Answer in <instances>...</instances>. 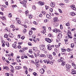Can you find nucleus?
Returning a JSON list of instances; mask_svg holds the SVG:
<instances>
[{
  "label": "nucleus",
  "mask_w": 76,
  "mask_h": 76,
  "mask_svg": "<svg viewBox=\"0 0 76 76\" xmlns=\"http://www.w3.org/2000/svg\"><path fill=\"white\" fill-rule=\"evenodd\" d=\"M72 71L71 74L72 75H75L76 74V71L75 69L72 70Z\"/></svg>",
  "instance_id": "7"
},
{
  "label": "nucleus",
  "mask_w": 76,
  "mask_h": 76,
  "mask_svg": "<svg viewBox=\"0 0 76 76\" xmlns=\"http://www.w3.org/2000/svg\"><path fill=\"white\" fill-rule=\"evenodd\" d=\"M58 18H55L54 19V20L55 22H57V19Z\"/></svg>",
  "instance_id": "25"
},
{
  "label": "nucleus",
  "mask_w": 76,
  "mask_h": 76,
  "mask_svg": "<svg viewBox=\"0 0 76 76\" xmlns=\"http://www.w3.org/2000/svg\"><path fill=\"white\" fill-rule=\"evenodd\" d=\"M6 45H7V47H9V42H6Z\"/></svg>",
  "instance_id": "23"
},
{
  "label": "nucleus",
  "mask_w": 76,
  "mask_h": 76,
  "mask_svg": "<svg viewBox=\"0 0 76 76\" xmlns=\"http://www.w3.org/2000/svg\"><path fill=\"white\" fill-rule=\"evenodd\" d=\"M46 16L47 18H48L49 19H51V16L49 14H47Z\"/></svg>",
  "instance_id": "14"
},
{
  "label": "nucleus",
  "mask_w": 76,
  "mask_h": 76,
  "mask_svg": "<svg viewBox=\"0 0 76 76\" xmlns=\"http://www.w3.org/2000/svg\"><path fill=\"white\" fill-rule=\"evenodd\" d=\"M39 72L41 73H42V74H43L44 73V72H45V70H44V68H42L40 69V70H39Z\"/></svg>",
  "instance_id": "6"
},
{
  "label": "nucleus",
  "mask_w": 76,
  "mask_h": 76,
  "mask_svg": "<svg viewBox=\"0 0 76 76\" xmlns=\"http://www.w3.org/2000/svg\"><path fill=\"white\" fill-rule=\"evenodd\" d=\"M35 65H36V66H37V67H38L40 65L39 64H38L37 63H36L35 64Z\"/></svg>",
  "instance_id": "48"
},
{
  "label": "nucleus",
  "mask_w": 76,
  "mask_h": 76,
  "mask_svg": "<svg viewBox=\"0 0 76 76\" xmlns=\"http://www.w3.org/2000/svg\"><path fill=\"white\" fill-rule=\"evenodd\" d=\"M35 61H36V63H38L39 61L38 60L36 59Z\"/></svg>",
  "instance_id": "52"
},
{
  "label": "nucleus",
  "mask_w": 76,
  "mask_h": 76,
  "mask_svg": "<svg viewBox=\"0 0 76 76\" xmlns=\"http://www.w3.org/2000/svg\"><path fill=\"white\" fill-rule=\"evenodd\" d=\"M70 14L71 16H75L76 15V14L74 12H71Z\"/></svg>",
  "instance_id": "20"
},
{
  "label": "nucleus",
  "mask_w": 76,
  "mask_h": 76,
  "mask_svg": "<svg viewBox=\"0 0 76 76\" xmlns=\"http://www.w3.org/2000/svg\"><path fill=\"white\" fill-rule=\"evenodd\" d=\"M7 40H8V41H10H10H11V39H10L9 38H7Z\"/></svg>",
  "instance_id": "35"
},
{
  "label": "nucleus",
  "mask_w": 76,
  "mask_h": 76,
  "mask_svg": "<svg viewBox=\"0 0 76 76\" xmlns=\"http://www.w3.org/2000/svg\"><path fill=\"white\" fill-rule=\"evenodd\" d=\"M50 5L52 7H54L55 6V4L54 3H53V2H51L50 4Z\"/></svg>",
  "instance_id": "9"
},
{
  "label": "nucleus",
  "mask_w": 76,
  "mask_h": 76,
  "mask_svg": "<svg viewBox=\"0 0 76 76\" xmlns=\"http://www.w3.org/2000/svg\"><path fill=\"white\" fill-rule=\"evenodd\" d=\"M60 28L61 29H63V26H62V25H60Z\"/></svg>",
  "instance_id": "50"
},
{
  "label": "nucleus",
  "mask_w": 76,
  "mask_h": 76,
  "mask_svg": "<svg viewBox=\"0 0 76 76\" xmlns=\"http://www.w3.org/2000/svg\"><path fill=\"white\" fill-rule=\"evenodd\" d=\"M12 47L14 48H18V46L16 45V44H14L12 45Z\"/></svg>",
  "instance_id": "13"
},
{
  "label": "nucleus",
  "mask_w": 76,
  "mask_h": 76,
  "mask_svg": "<svg viewBox=\"0 0 76 76\" xmlns=\"http://www.w3.org/2000/svg\"><path fill=\"white\" fill-rule=\"evenodd\" d=\"M4 38H7V37H8V34H5L4 35Z\"/></svg>",
  "instance_id": "30"
},
{
  "label": "nucleus",
  "mask_w": 76,
  "mask_h": 76,
  "mask_svg": "<svg viewBox=\"0 0 76 76\" xmlns=\"http://www.w3.org/2000/svg\"><path fill=\"white\" fill-rule=\"evenodd\" d=\"M53 32H57L58 31L59 32V30H58V29L56 28L53 29Z\"/></svg>",
  "instance_id": "8"
},
{
  "label": "nucleus",
  "mask_w": 76,
  "mask_h": 76,
  "mask_svg": "<svg viewBox=\"0 0 76 76\" xmlns=\"http://www.w3.org/2000/svg\"><path fill=\"white\" fill-rule=\"evenodd\" d=\"M25 13L26 14V15L28 16L29 15V12H28V10H27L25 12Z\"/></svg>",
  "instance_id": "19"
},
{
  "label": "nucleus",
  "mask_w": 76,
  "mask_h": 76,
  "mask_svg": "<svg viewBox=\"0 0 76 76\" xmlns=\"http://www.w3.org/2000/svg\"><path fill=\"white\" fill-rule=\"evenodd\" d=\"M23 4H25L26 3V0H24V1H23Z\"/></svg>",
  "instance_id": "32"
},
{
  "label": "nucleus",
  "mask_w": 76,
  "mask_h": 76,
  "mask_svg": "<svg viewBox=\"0 0 76 76\" xmlns=\"http://www.w3.org/2000/svg\"><path fill=\"white\" fill-rule=\"evenodd\" d=\"M4 69H6V70H9V67L8 66H3Z\"/></svg>",
  "instance_id": "16"
},
{
  "label": "nucleus",
  "mask_w": 76,
  "mask_h": 76,
  "mask_svg": "<svg viewBox=\"0 0 76 76\" xmlns=\"http://www.w3.org/2000/svg\"><path fill=\"white\" fill-rule=\"evenodd\" d=\"M66 51V49H62V52H65Z\"/></svg>",
  "instance_id": "43"
},
{
  "label": "nucleus",
  "mask_w": 76,
  "mask_h": 76,
  "mask_svg": "<svg viewBox=\"0 0 76 76\" xmlns=\"http://www.w3.org/2000/svg\"><path fill=\"white\" fill-rule=\"evenodd\" d=\"M2 6H3V7H5V8H7V6H6V5H2Z\"/></svg>",
  "instance_id": "55"
},
{
  "label": "nucleus",
  "mask_w": 76,
  "mask_h": 76,
  "mask_svg": "<svg viewBox=\"0 0 76 76\" xmlns=\"http://www.w3.org/2000/svg\"><path fill=\"white\" fill-rule=\"evenodd\" d=\"M28 45H29L30 46H32V43L31 42H28Z\"/></svg>",
  "instance_id": "27"
},
{
  "label": "nucleus",
  "mask_w": 76,
  "mask_h": 76,
  "mask_svg": "<svg viewBox=\"0 0 76 76\" xmlns=\"http://www.w3.org/2000/svg\"><path fill=\"white\" fill-rule=\"evenodd\" d=\"M40 56L41 57H44V54H42L40 55Z\"/></svg>",
  "instance_id": "58"
},
{
  "label": "nucleus",
  "mask_w": 76,
  "mask_h": 76,
  "mask_svg": "<svg viewBox=\"0 0 76 76\" xmlns=\"http://www.w3.org/2000/svg\"><path fill=\"white\" fill-rule=\"evenodd\" d=\"M24 56H22L21 57V58H22V59H23V58H24Z\"/></svg>",
  "instance_id": "64"
},
{
  "label": "nucleus",
  "mask_w": 76,
  "mask_h": 76,
  "mask_svg": "<svg viewBox=\"0 0 76 76\" xmlns=\"http://www.w3.org/2000/svg\"><path fill=\"white\" fill-rule=\"evenodd\" d=\"M66 50L67 51H71V49H69V48H68L66 49Z\"/></svg>",
  "instance_id": "40"
},
{
  "label": "nucleus",
  "mask_w": 76,
  "mask_h": 76,
  "mask_svg": "<svg viewBox=\"0 0 76 76\" xmlns=\"http://www.w3.org/2000/svg\"><path fill=\"white\" fill-rule=\"evenodd\" d=\"M2 47H5V44L4 43H2Z\"/></svg>",
  "instance_id": "63"
},
{
  "label": "nucleus",
  "mask_w": 76,
  "mask_h": 76,
  "mask_svg": "<svg viewBox=\"0 0 76 76\" xmlns=\"http://www.w3.org/2000/svg\"><path fill=\"white\" fill-rule=\"evenodd\" d=\"M48 49L49 50H51L52 49V48L51 47V45H47Z\"/></svg>",
  "instance_id": "10"
},
{
  "label": "nucleus",
  "mask_w": 76,
  "mask_h": 76,
  "mask_svg": "<svg viewBox=\"0 0 76 76\" xmlns=\"http://www.w3.org/2000/svg\"><path fill=\"white\" fill-rule=\"evenodd\" d=\"M60 60H61V62H62L63 61H64V59L62 57H61L60 58Z\"/></svg>",
  "instance_id": "22"
},
{
  "label": "nucleus",
  "mask_w": 76,
  "mask_h": 76,
  "mask_svg": "<svg viewBox=\"0 0 76 76\" xmlns=\"http://www.w3.org/2000/svg\"><path fill=\"white\" fill-rule=\"evenodd\" d=\"M59 10V11L60 12V13H62V11H61V10H60V9H59V10Z\"/></svg>",
  "instance_id": "57"
},
{
  "label": "nucleus",
  "mask_w": 76,
  "mask_h": 76,
  "mask_svg": "<svg viewBox=\"0 0 76 76\" xmlns=\"http://www.w3.org/2000/svg\"><path fill=\"white\" fill-rule=\"evenodd\" d=\"M33 23L34 24H35V25H37L38 24V23H37V22H36V21H33Z\"/></svg>",
  "instance_id": "34"
},
{
  "label": "nucleus",
  "mask_w": 76,
  "mask_h": 76,
  "mask_svg": "<svg viewBox=\"0 0 76 76\" xmlns=\"http://www.w3.org/2000/svg\"><path fill=\"white\" fill-rule=\"evenodd\" d=\"M39 47L41 50H42V51H45V45H40Z\"/></svg>",
  "instance_id": "2"
},
{
  "label": "nucleus",
  "mask_w": 76,
  "mask_h": 76,
  "mask_svg": "<svg viewBox=\"0 0 76 76\" xmlns=\"http://www.w3.org/2000/svg\"><path fill=\"white\" fill-rule=\"evenodd\" d=\"M29 52L31 54H32V49H30L29 50Z\"/></svg>",
  "instance_id": "36"
},
{
  "label": "nucleus",
  "mask_w": 76,
  "mask_h": 76,
  "mask_svg": "<svg viewBox=\"0 0 76 76\" xmlns=\"http://www.w3.org/2000/svg\"><path fill=\"white\" fill-rule=\"evenodd\" d=\"M5 3L7 6H8L9 5V4H8V2H7V1H5Z\"/></svg>",
  "instance_id": "37"
},
{
  "label": "nucleus",
  "mask_w": 76,
  "mask_h": 76,
  "mask_svg": "<svg viewBox=\"0 0 76 76\" xmlns=\"http://www.w3.org/2000/svg\"><path fill=\"white\" fill-rule=\"evenodd\" d=\"M23 31V32H24V34H25L26 32V29H24Z\"/></svg>",
  "instance_id": "39"
},
{
  "label": "nucleus",
  "mask_w": 76,
  "mask_h": 76,
  "mask_svg": "<svg viewBox=\"0 0 76 76\" xmlns=\"http://www.w3.org/2000/svg\"><path fill=\"white\" fill-rule=\"evenodd\" d=\"M46 10H47L48 8H49V6H45Z\"/></svg>",
  "instance_id": "47"
},
{
  "label": "nucleus",
  "mask_w": 76,
  "mask_h": 76,
  "mask_svg": "<svg viewBox=\"0 0 76 76\" xmlns=\"http://www.w3.org/2000/svg\"><path fill=\"white\" fill-rule=\"evenodd\" d=\"M38 3L39 4V5H40V6H42V5H44V3L41 1L39 2Z\"/></svg>",
  "instance_id": "15"
},
{
  "label": "nucleus",
  "mask_w": 76,
  "mask_h": 76,
  "mask_svg": "<svg viewBox=\"0 0 76 76\" xmlns=\"http://www.w3.org/2000/svg\"><path fill=\"white\" fill-rule=\"evenodd\" d=\"M33 50L34 51H38L37 50V48L36 47H34L33 48Z\"/></svg>",
  "instance_id": "21"
},
{
  "label": "nucleus",
  "mask_w": 76,
  "mask_h": 76,
  "mask_svg": "<svg viewBox=\"0 0 76 76\" xmlns=\"http://www.w3.org/2000/svg\"><path fill=\"white\" fill-rule=\"evenodd\" d=\"M44 62V63H47V62H48V61H47V59H45L43 60Z\"/></svg>",
  "instance_id": "31"
},
{
  "label": "nucleus",
  "mask_w": 76,
  "mask_h": 76,
  "mask_svg": "<svg viewBox=\"0 0 76 76\" xmlns=\"http://www.w3.org/2000/svg\"><path fill=\"white\" fill-rule=\"evenodd\" d=\"M49 10L50 12H53V10L52 8H50L49 9Z\"/></svg>",
  "instance_id": "45"
},
{
  "label": "nucleus",
  "mask_w": 76,
  "mask_h": 76,
  "mask_svg": "<svg viewBox=\"0 0 76 76\" xmlns=\"http://www.w3.org/2000/svg\"><path fill=\"white\" fill-rule=\"evenodd\" d=\"M9 36L10 37H11V38H13L14 37V35H13V34L11 33L9 34Z\"/></svg>",
  "instance_id": "12"
},
{
  "label": "nucleus",
  "mask_w": 76,
  "mask_h": 76,
  "mask_svg": "<svg viewBox=\"0 0 76 76\" xmlns=\"http://www.w3.org/2000/svg\"><path fill=\"white\" fill-rule=\"evenodd\" d=\"M12 7H17V6L16 5H12Z\"/></svg>",
  "instance_id": "61"
},
{
  "label": "nucleus",
  "mask_w": 76,
  "mask_h": 76,
  "mask_svg": "<svg viewBox=\"0 0 76 76\" xmlns=\"http://www.w3.org/2000/svg\"><path fill=\"white\" fill-rule=\"evenodd\" d=\"M50 15H51L52 16H54V14L53 13H50Z\"/></svg>",
  "instance_id": "62"
},
{
  "label": "nucleus",
  "mask_w": 76,
  "mask_h": 76,
  "mask_svg": "<svg viewBox=\"0 0 76 76\" xmlns=\"http://www.w3.org/2000/svg\"><path fill=\"white\" fill-rule=\"evenodd\" d=\"M42 13L43 14V15H45L46 14V12H45L44 11H43L42 12Z\"/></svg>",
  "instance_id": "38"
},
{
  "label": "nucleus",
  "mask_w": 76,
  "mask_h": 76,
  "mask_svg": "<svg viewBox=\"0 0 76 76\" xmlns=\"http://www.w3.org/2000/svg\"><path fill=\"white\" fill-rule=\"evenodd\" d=\"M10 28H15V26L13 25H11L10 26Z\"/></svg>",
  "instance_id": "26"
},
{
  "label": "nucleus",
  "mask_w": 76,
  "mask_h": 76,
  "mask_svg": "<svg viewBox=\"0 0 76 76\" xmlns=\"http://www.w3.org/2000/svg\"><path fill=\"white\" fill-rule=\"evenodd\" d=\"M32 8L33 9L35 10V9H36V7H35V6H32Z\"/></svg>",
  "instance_id": "33"
},
{
  "label": "nucleus",
  "mask_w": 76,
  "mask_h": 76,
  "mask_svg": "<svg viewBox=\"0 0 76 76\" xmlns=\"http://www.w3.org/2000/svg\"><path fill=\"white\" fill-rule=\"evenodd\" d=\"M53 61H54V60L51 61H51H48L47 64H48V63H49L50 64H51V63H53L54 62H53Z\"/></svg>",
  "instance_id": "17"
},
{
  "label": "nucleus",
  "mask_w": 76,
  "mask_h": 76,
  "mask_svg": "<svg viewBox=\"0 0 76 76\" xmlns=\"http://www.w3.org/2000/svg\"><path fill=\"white\" fill-rule=\"evenodd\" d=\"M1 42H2V44L4 43H5V42L4 41V40H2L1 41Z\"/></svg>",
  "instance_id": "54"
},
{
  "label": "nucleus",
  "mask_w": 76,
  "mask_h": 76,
  "mask_svg": "<svg viewBox=\"0 0 76 76\" xmlns=\"http://www.w3.org/2000/svg\"><path fill=\"white\" fill-rule=\"evenodd\" d=\"M33 74L34 76H37V73H36V72H34Z\"/></svg>",
  "instance_id": "44"
},
{
  "label": "nucleus",
  "mask_w": 76,
  "mask_h": 76,
  "mask_svg": "<svg viewBox=\"0 0 76 76\" xmlns=\"http://www.w3.org/2000/svg\"><path fill=\"white\" fill-rule=\"evenodd\" d=\"M66 26H70V23H67L66 24Z\"/></svg>",
  "instance_id": "29"
},
{
  "label": "nucleus",
  "mask_w": 76,
  "mask_h": 76,
  "mask_svg": "<svg viewBox=\"0 0 76 76\" xmlns=\"http://www.w3.org/2000/svg\"><path fill=\"white\" fill-rule=\"evenodd\" d=\"M45 40L47 41L48 43H51V42L53 41V39H50L49 38H45Z\"/></svg>",
  "instance_id": "3"
},
{
  "label": "nucleus",
  "mask_w": 76,
  "mask_h": 76,
  "mask_svg": "<svg viewBox=\"0 0 76 76\" xmlns=\"http://www.w3.org/2000/svg\"><path fill=\"white\" fill-rule=\"evenodd\" d=\"M28 70H26L25 71V73H26V75H27V74H28Z\"/></svg>",
  "instance_id": "51"
},
{
  "label": "nucleus",
  "mask_w": 76,
  "mask_h": 76,
  "mask_svg": "<svg viewBox=\"0 0 76 76\" xmlns=\"http://www.w3.org/2000/svg\"><path fill=\"white\" fill-rule=\"evenodd\" d=\"M74 44L73 43H72L71 44V47L72 48H74Z\"/></svg>",
  "instance_id": "24"
},
{
  "label": "nucleus",
  "mask_w": 76,
  "mask_h": 76,
  "mask_svg": "<svg viewBox=\"0 0 76 76\" xmlns=\"http://www.w3.org/2000/svg\"><path fill=\"white\" fill-rule=\"evenodd\" d=\"M29 34L30 35H31L32 34V31H29Z\"/></svg>",
  "instance_id": "42"
},
{
  "label": "nucleus",
  "mask_w": 76,
  "mask_h": 76,
  "mask_svg": "<svg viewBox=\"0 0 76 76\" xmlns=\"http://www.w3.org/2000/svg\"><path fill=\"white\" fill-rule=\"evenodd\" d=\"M61 62H62L61 64V66H64L66 64V62H65V61H64Z\"/></svg>",
  "instance_id": "18"
},
{
  "label": "nucleus",
  "mask_w": 76,
  "mask_h": 76,
  "mask_svg": "<svg viewBox=\"0 0 76 76\" xmlns=\"http://www.w3.org/2000/svg\"><path fill=\"white\" fill-rule=\"evenodd\" d=\"M66 67L67 69H70V68H71V65L69 64H66Z\"/></svg>",
  "instance_id": "11"
},
{
  "label": "nucleus",
  "mask_w": 76,
  "mask_h": 76,
  "mask_svg": "<svg viewBox=\"0 0 76 76\" xmlns=\"http://www.w3.org/2000/svg\"><path fill=\"white\" fill-rule=\"evenodd\" d=\"M15 69H16V70H19V66H16L15 67Z\"/></svg>",
  "instance_id": "46"
},
{
  "label": "nucleus",
  "mask_w": 76,
  "mask_h": 76,
  "mask_svg": "<svg viewBox=\"0 0 76 76\" xmlns=\"http://www.w3.org/2000/svg\"><path fill=\"white\" fill-rule=\"evenodd\" d=\"M1 10H2V11H3V10H4V8L3 7H1Z\"/></svg>",
  "instance_id": "60"
},
{
  "label": "nucleus",
  "mask_w": 76,
  "mask_h": 76,
  "mask_svg": "<svg viewBox=\"0 0 76 76\" xmlns=\"http://www.w3.org/2000/svg\"><path fill=\"white\" fill-rule=\"evenodd\" d=\"M29 57H31V58H34V56L32 55H30V56H29Z\"/></svg>",
  "instance_id": "56"
},
{
  "label": "nucleus",
  "mask_w": 76,
  "mask_h": 76,
  "mask_svg": "<svg viewBox=\"0 0 76 76\" xmlns=\"http://www.w3.org/2000/svg\"><path fill=\"white\" fill-rule=\"evenodd\" d=\"M28 70L29 72H32V70H33V69H31V68H30Z\"/></svg>",
  "instance_id": "49"
},
{
  "label": "nucleus",
  "mask_w": 76,
  "mask_h": 76,
  "mask_svg": "<svg viewBox=\"0 0 76 76\" xmlns=\"http://www.w3.org/2000/svg\"><path fill=\"white\" fill-rule=\"evenodd\" d=\"M47 56L50 59V60H52L53 59V57H52V56L51 54H48L47 55Z\"/></svg>",
  "instance_id": "5"
},
{
  "label": "nucleus",
  "mask_w": 76,
  "mask_h": 76,
  "mask_svg": "<svg viewBox=\"0 0 76 76\" xmlns=\"http://www.w3.org/2000/svg\"><path fill=\"white\" fill-rule=\"evenodd\" d=\"M62 38V34H59L57 36V38L56 39V42H59L60 41V39Z\"/></svg>",
  "instance_id": "1"
},
{
  "label": "nucleus",
  "mask_w": 76,
  "mask_h": 76,
  "mask_svg": "<svg viewBox=\"0 0 76 76\" xmlns=\"http://www.w3.org/2000/svg\"><path fill=\"white\" fill-rule=\"evenodd\" d=\"M8 16L10 18H11V17H12V14H11L10 13L9 14V15H8Z\"/></svg>",
  "instance_id": "28"
},
{
  "label": "nucleus",
  "mask_w": 76,
  "mask_h": 76,
  "mask_svg": "<svg viewBox=\"0 0 76 76\" xmlns=\"http://www.w3.org/2000/svg\"><path fill=\"white\" fill-rule=\"evenodd\" d=\"M58 23H55V25L56 26H58Z\"/></svg>",
  "instance_id": "41"
},
{
  "label": "nucleus",
  "mask_w": 76,
  "mask_h": 76,
  "mask_svg": "<svg viewBox=\"0 0 76 76\" xmlns=\"http://www.w3.org/2000/svg\"><path fill=\"white\" fill-rule=\"evenodd\" d=\"M67 34L68 37L70 38H72V36L71 35V32L68 31Z\"/></svg>",
  "instance_id": "4"
},
{
  "label": "nucleus",
  "mask_w": 76,
  "mask_h": 76,
  "mask_svg": "<svg viewBox=\"0 0 76 76\" xmlns=\"http://www.w3.org/2000/svg\"><path fill=\"white\" fill-rule=\"evenodd\" d=\"M55 52H56V53H57L58 52V50L57 49L55 48Z\"/></svg>",
  "instance_id": "53"
},
{
  "label": "nucleus",
  "mask_w": 76,
  "mask_h": 76,
  "mask_svg": "<svg viewBox=\"0 0 76 76\" xmlns=\"http://www.w3.org/2000/svg\"><path fill=\"white\" fill-rule=\"evenodd\" d=\"M18 48H19V49H20V48H21V46L20 45H18Z\"/></svg>",
  "instance_id": "59"
}]
</instances>
